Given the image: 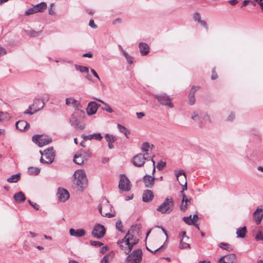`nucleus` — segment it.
Returning a JSON list of instances; mask_svg holds the SVG:
<instances>
[{
  "instance_id": "e433bc0d",
  "label": "nucleus",
  "mask_w": 263,
  "mask_h": 263,
  "mask_svg": "<svg viewBox=\"0 0 263 263\" xmlns=\"http://www.w3.org/2000/svg\"><path fill=\"white\" fill-rule=\"evenodd\" d=\"M42 103H44L45 104L44 102V100L42 101H41L40 99H36L34 100V102L32 105V106L33 107V109H35V108L40 107L42 105Z\"/></svg>"
},
{
  "instance_id": "6e6d98bb",
  "label": "nucleus",
  "mask_w": 263,
  "mask_h": 263,
  "mask_svg": "<svg viewBox=\"0 0 263 263\" xmlns=\"http://www.w3.org/2000/svg\"><path fill=\"white\" fill-rule=\"evenodd\" d=\"M250 3H251L252 5H253L254 6H255V4L253 2H252L250 0H245L243 2L242 5L241 7H245Z\"/></svg>"
},
{
  "instance_id": "5fc2aeb1",
  "label": "nucleus",
  "mask_w": 263,
  "mask_h": 263,
  "mask_svg": "<svg viewBox=\"0 0 263 263\" xmlns=\"http://www.w3.org/2000/svg\"><path fill=\"white\" fill-rule=\"evenodd\" d=\"M187 206H188V202H184L183 203H182V202H181V204L180 205V210L184 212L187 209Z\"/></svg>"
},
{
  "instance_id": "412c9836",
  "label": "nucleus",
  "mask_w": 263,
  "mask_h": 263,
  "mask_svg": "<svg viewBox=\"0 0 263 263\" xmlns=\"http://www.w3.org/2000/svg\"><path fill=\"white\" fill-rule=\"evenodd\" d=\"M15 126L18 130L23 132L29 127V124L24 120H20L16 122Z\"/></svg>"
},
{
  "instance_id": "473e14b6",
  "label": "nucleus",
  "mask_w": 263,
  "mask_h": 263,
  "mask_svg": "<svg viewBox=\"0 0 263 263\" xmlns=\"http://www.w3.org/2000/svg\"><path fill=\"white\" fill-rule=\"evenodd\" d=\"M247 233L246 227L238 228L236 231V234L238 237L244 238Z\"/></svg>"
},
{
  "instance_id": "bb28decb",
  "label": "nucleus",
  "mask_w": 263,
  "mask_h": 263,
  "mask_svg": "<svg viewBox=\"0 0 263 263\" xmlns=\"http://www.w3.org/2000/svg\"><path fill=\"white\" fill-rule=\"evenodd\" d=\"M13 198L15 201L18 203H22L26 200L25 194L21 191L15 193Z\"/></svg>"
},
{
  "instance_id": "20e7f679",
  "label": "nucleus",
  "mask_w": 263,
  "mask_h": 263,
  "mask_svg": "<svg viewBox=\"0 0 263 263\" xmlns=\"http://www.w3.org/2000/svg\"><path fill=\"white\" fill-rule=\"evenodd\" d=\"M154 96L161 105L168 107L171 108L174 107L172 99L166 93L155 94Z\"/></svg>"
},
{
  "instance_id": "603ef678",
  "label": "nucleus",
  "mask_w": 263,
  "mask_h": 263,
  "mask_svg": "<svg viewBox=\"0 0 263 263\" xmlns=\"http://www.w3.org/2000/svg\"><path fill=\"white\" fill-rule=\"evenodd\" d=\"M255 239L256 240H263V235L261 232H258L256 237Z\"/></svg>"
},
{
  "instance_id": "1a4fd4ad",
  "label": "nucleus",
  "mask_w": 263,
  "mask_h": 263,
  "mask_svg": "<svg viewBox=\"0 0 263 263\" xmlns=\"http://www.w3.org/2000/svg\"><path fill=\"white\" fill-rule=\"evenodd\" d=\"M176 177L180 184L182 186V191L186 190L187 189L186 176L184 171L183 170H180L178 173L176 174Z\"/></svg>"
},
{
  "instance_id": "a18cd8bd",
  "label": "nucleus",
  "mask_w": 263,
  "mask_h": 263,
  "mask_svg": "<svg viewBox=\"0 0 263 263\" xmlns=\"http://www.w3.org/2000/svg\"><path fill=\"white\" fill-rule=\"evenodd\" d=\"M90 243L91 245L96 247H100L103 246V243L101 242L98 241H90Z\"/></svg>"
},
{
  "instance_id": "423d86ee",
  "label": "nucleus",
  "mask_w": 263,
  "mask_h": 263,
  "mask_svg": "<svg viewBox=\"0 0 263 263\" xmlns=\"http://www.w3.org/2000/svg\"><path fill=\"white\" fill-rule=\"evenodd\" d=\"M32 141L39 147L47 145L52 141V138L48 136H43L40 135H33L32 137Z\"/></svg>"
},
{
  "instance_id": "680f3d73",
  "label": "nucleus",
  "mask_w": 263,
  "mask_h": 263,
  "mask_svg": "<svg viewBox=\"0 0 263 263\" xmlns=\"http://www.w3.org/2000/svg\"><path fill=\"white\" fill-rule=\"evenodd\" d=\"M215 68H214L212 69V76H211V79L213 80H216L218 78V76H217V73H215Z\"/></svg>"
},
{
  "instance_id": "dca6fc26",
  "label": "nucleus",
  "mask_w": 263,
  "mask_h": 263,
  "mask_svg": "<svg viewBox=\"0 0 263 263\" xmlns=\"http://www.w3.org/2000/svg\"><path fill=\"white\" fill-rule=\"evenodd\" d=\"M69 122L71 125L75 126L77 128L83 129L84 128L76 114H72L69 119Z\"/></svg>"
},
{
  "instance_id": "6ab92c4d",
  "label": "nucleus",
  "mask_w": 263,
  "mask_h": 263,
  "mask_svg": "<svg viewBox=\"0 0 263 263\" xmlns=\"http://www.w3.org/2000/svg\"><path fill=\"white\" fill-rule=\"evenodd\" d=\"M190 238L189 237H183L180 240L179 248L180 249H190L191 245L189 243Z\"/></svg>"
},
{
  "instance_id": "bf43d9fd",
  "label": "nucleus",
  "mask_w": 263,
  "mask_h": 263,
  "mask_svg": "<svg viewBox=\"0 0 263 263\" xmlns=\"http://www.w3.org/2000/svg\"><path fill=\"white\" fill-rule=\"evenodd\" d=\"M89 26L90 27H91L92 28H94V29H96V28H97L98 27L97 25L95 24L93 20H92V19H91L89 21Z\"/></svg>"
},
{
  "instance_id": "f704fd0d",
  "label": "nucleus",
  "mask_w": 263,
  "mask_h": 263,
  "mask_svg": "<svg viewBox=\"0 0 263 263\" xmlns=\"http://www.w3.org/2000/svg\"><path fill=\"white\" fill-rule=\"evenodd\" d=\"M20 173L13 175L7 179V181L10 183L17 182L20 179Z\"/></svg>"
},
{
  "instance_id": "9d476101",
  "label": "nucleus",
  "mask_w": 263,
  "mask_h": 263,
  "mask_svg": "<svg viewBox=\"0 0 263 263\" xmlns=\"http://www.w3.org/2000/svg\"><path fill=\"white\" fill-rule=\"evenodd\" d=\"M110 205L108 204V201L107 199H105L103 200L101 204L99 205L98 209L103 216L111 218L115 216L114 214L103 211V208L106 209L107 208H110Z\"/></svg>"
},
{
  "instance_id": "e2e57ef3",
  "label": "nucleus",
  "mask_w": 263,
  "mask_h": 263,
  "mask_svg": "<svg viewBox=\"0 0 263 263\" xmlns=\"http://www.w3.org/2000/svg\"><path fill=\"white\" fill-rule=\"evenodd\" d=\"M53 6V4L52 3L50 4V5L49 6V14L51 15H53L55 14L54 10H52Z\"/></svg>"
},
{
  "instance_id": "2f4dec72",
  "label": "nucleus",
  "mask_w": 263,
  "mask_h": 263,
  "mask_svg": "<svg viewBox=\"0 0 263 263\" xmlns=\"http://www.w3.org/2000/svg\"><path fill=\"white\" fill-rule=\"evenodd\" d=\"M41 170L39 167L30 166L28 168V173L30 175H37Z\"/></svg>"
},
{
  "instance_id": "c03bdc74",
  "label": "nucleus",
  "mask_w": 263,
  "mask_h": 263,
  "mask_svg": "<svg viewBox=\"0 0 263 263\" xmlns=\"http://www.w3.org/2000/svg\"><path fill=\"white\" fill-rule=\"evenodd\" d=\"M192 215H190L189 216L187 217H184L183 218V221L187 224L191 225L192 224V221L191 220Z\"/></svg>"
},
{
  "instance_id": "4d7b16f0",
  "label": "nucleus",
  "mask_w": 263,
  "mask_h": 263,
  "mask_svg": "<svg viewBox=\"0 0 263 263\" xmlns=\"http://www.w3.org/2000/svg\"><path fill=\"white\" fill-rule=\"evenodd\" d=\"M191 200V198H187L186 195H183V197H182V203L184 202H190Z\"/></svg>"
},
{
  "instance_id": "9b49d317",
  "label": "nucleus",
  "mask_w": 263,
  "mask_h": 263,
  "mask_svg": "<svg viewBox=\"0 0 263 263\" xmlns=\"http://www.w3.org/2000/svg\"><path fill=\"white\" fill-rule=\"evenodd\" d=\"M146 160H148V159L145 157L144 155L140 153L133 158V163L137 167H141L144 165Z\"/></svg>"
},
{
  "instance_id": "c85d7f7f",
  "label": "nucleus",
  "mask_w": 263,
  "mask_h": 263,
  "mask_svg": "<svg viewBox=\"0 0 263 263\" xmlns=\"http://www.w3.org/2000/svg\"><path fill=\"white\" fill-rule=\"evenodd\" d=\"M44 106V103H42V105L39 107H37V108H35V109L33 110V111H31V110L32 109H33V107L32 106V105H30L28 107V109H27L26 111H25L24 112V114H29L30 115H32L33 114H34L35 112L40 110L41 109H42Z\"/></svg>"
},
{
  "instance_id": "393cba45",
  "label": "nucleus",
  "mask_w": 263,
  "mask_h": 263,
  "mask_svg": "<svg viewBox=\"0 0 263 263\" xmlns=\"http://www.w3.org/2000/svg\"><path fill=\"white\" fill-rule=\"evenodd\" d=\"M139 50L142 55L147 54L149 52V48L147 44L141 42L139 45Z\"/></svg>"
},
{
  "instance_id": "f8f14e48",
  "label": "nucleus",
  "mask_w": 263,
  "mask_h": 263,
  "mask_svg": "<svg viewBox=\"0 0 263 263\" xmlns=\"http://www.w3.org/2000/svg\"><path fill=\"white\" fill-rule=\"evenodd\" d=\"M57 196L59 200L61 202H65L70 197L69 193L67 190L63 188H59L57 192Z\"/></svg>"
},
{
  "instance_id": "2eb2a0df",
  "label": "nucleus",
  "mask_w": 263,
  "mask_h": 263,
  "mask_svg": "<svg viewBox=\"0 0 263 263\" xmlns=\"http://www.w3.org/2000/svg\"><path fill=\"white\" fill-rule=\"evenodd\" d=\"M142 180L146 187L152 188L154 186L156 178L154 176L145 175L143 176Z\"/></svg>"
},
{
  "instance_id": "37998d69",
  "label": "nucleus",
  "mask_w": 263,
  "mask_h": 263,
  "mask_svg": "<svg viewBox=\"0 0 263 263\" xmlns=\"http://www.w3.org/2000/svg\"><path fill=\"white\" fill-rule=\"evenodd\" d=\"M35 13H36V10H35L34 7L32 8H30L28 9L27 10H26L25 12V15H29L30 14H34Z\"/></svg>"
},
{
  "instance_id": "c9c22d12",
  "label": "nucleus",
  "mask_w": 263,
  "mask_h": 263,
  "mask_svg": "<svg viewBox=\"0 0 263 263\" xmlns=\"http://www.w3.org/2000/svg\"><path fill=\"white\" fill-rule=\"evenodd\" d=\"M75 67L77 70L81 72L88 73L89 69L86 66L75 65Z\"/></svg>"
},
{
  "instance_id": "79ce46f5",
  "label": "nucleus",
  "mask_w": 263,
  "mask_h": 263,
  "mask_svg": "<svg viewBox=\"0 0 263 263\" xmlns=\"http://www.w3.org/2000/svg\"><path fill=\"white\" fill-rule=\"evenodd\" d=\"M165 166L166 163L162 161L158 162L157 164V168L159 171L162 170L163 168L165 167Z\"/></svg>"
},
{
  "instance_id": "a878e982",
  "label": "nucleus",
  "mask_w": 263,
  "mask_h": 263,
  "mask_svg": "<svg viewBox=\"0 0 263 263\" xmlns=\"http://www.w3.org/2000/svg\"><path fill=\"white\" fill-rule=\"evenodd\" d=\"M84 140H91L95 139L99 141H101L102 139V136L100 133H95L89 135H82Z\"/></svg>"
},
{
  "instance_id": "69168bd1",
  "label": "nucleus",
  "mask_w": 263,
  "mask_h": 263,
  "mask_svg": "<svg viewBox=\"0 0 263 263\" xmlns=\"http://www.w3.org/2000/svg\"><path fill=\"white\" fill-rule=\"evenodd\" d=\"M198 219H199V217H198L197 214L194 215L193 218L191 219L192 223L195 224V223H196V222L197 221V220H198Z\"/></svg>"
},
{
  "instance_id": "f3484780",
  "label": "nucleus",
  "mask_w": 263,
  "mask_h": 263,
  "mask_svg": "<svg viewBox=\"0 0 263 263\" xmlns=\"http://www.w3.org/2000/svg\"><path fill=\"white\" fill-rule=\"evenodd\" d=\"M100 105L98 104L96 102H90L88 103L87 107V113L88 115H92L95 114Z\"/></svg>"
},
{
  "instance_id": "0eeeda50",
  "label": "nucleus",
  "mask_w": 263,
  "mask_h": 263,
  "mask_svg": "<svg viewBox=\"0 0 263 263\" xmlns=\"http://www.w3.org/2000/svg\"><path fill=\"white\" fill-rule=\"evenodd\" d=\"M119 188L122 191H129L130 190V181L124 174L120 175Z\"/></svg>"
},
{
  "instance_id": "7ed1b4c3",
  "label": "nucleus",
  "mask_w": 263,
  "mask_h": 263,
  "mask_svg": "<svg viewBox=\"0 0 263 263\" xmlns=\"http://www.w3.org/2000/svg\"><path fill=\"white\" fill-rule=\"evenodd\" d=\"M174 201L172 198H166L164 202L157 209L162 214L170 213L173 210Z\"/></svg>"
},
{
  "instance_id": "8fccbe9b",
  "label": "nucleus",
  "mask_w": 263,
  "mask_h": 263,
  "mask_svg": "<svg viewBox=\"0 0 263 263\" xmlns=\"http://www.w3.org/2000/svg\"><path fill=\"white\" fill-rule=\"evenodd\" d=\"M146 249L148 251L152 252V253L156 254V252H158V251H160V250H162L163 249H165V245H162L154 251L149 250V249L147 247H146Z\"/></svg>"
},
{
  "instance_id": "338daca9",
  "label": "nucleus",
  "mask_w": 263,
  "mask_h": 263,
  "mask_svg": "<svg viewBox=\"0 0 263 263\" xmlns=\"http://www.w3.org/2000/svg\"><path fill=\"white\" fill-rule=\"evenodd\" d=\"M198 23H200V24L206 29H208L207 24L205 21L200 20Z\"/></svg>"
},
{
  "instance_id": "39448f33",
  "label": "nucleus",
  "mask_w": 263,
  "mask_h": 263,
  "mask_svg": "<svg viewBox=\"0 0 263 263\" xmlns=\"http://www.w3.org/2000/svg\"><path fill=\"white\" fill-rule=\"evenodd\" d=\"M142 252L141 249L134 250L129 254L125 260L126 263H139L142 260Z\"/></svg>"
},
{
  "instance_id": "58836bf2",
  "label": "nucleus",
  "mask_w": 263,
  "mask_h": 263,
  "mask_svg": "<svg viewBox=\"0 0 263 263\" xmlns=\"http://www.w3.org/2000/svg\"><path fill=\"white\" fill-rule=\"evenodd\" d=\"M112 258L111 254H108L105 255L101 259V263H109V260Z\"/></svg>"
},
{
  "instance_id": "052dcab7",
  "label": "nucleus",
  "mask_w": 263,
  "mask_h": 263,
  "mask_svg": "<svg viewBox=\"0 0 263 263\" xmlns=\"http://www.w3.org/2000/svg\"><path fill=\"white\" fill-rule=\"evenodd\" d=\"M153 157H154V156H153L152 158H151L149 160H151L152 163H153V171H152V176H154V173L156 171V168H155V161L153 160Z\"/></svg>"
},
{
  "instance_id": "6e6552de",
  "label": "nucleus",
  "mask_w": 263,
  "mask_h": 263,
  "mask_svg": "<svg viewBox=\"0 0 263 263\" xmlns=\"http://www.w3.org/2000/svg\"><path fill=\"white\" fill-rule=\"evenodd\" d=\"M105 233L104 227L100 224H98L94 227L91 235L94 238L100 239L104 236Z\"/></svg>"
},
{
  "instance_id": "a211bd4d",
  "label": "nucleus",
  "mask_w": 263,
  "mask_h": 263,
  "mask_svg": "<svg viewBox=\"0 0 263 263\" xmlns=\"http://www.w3.org/2000/svg\"><path fill=\"white\" fill-rule=\"evenodd\" d=\"M236 256L235 254H230L221 257L219 260V263H234Z\"/></svg>"
},
{
  "instance_id": "4468645a",
  "label": "nucleus",
  "mask_w": 263,
  "mask_h": 263,
  "mask_svg": "<svg viewBox=\"0 0 263 263\" xmlns=\"http://www.w3.org/2000/svg\"><path fill=\"white\" fill-rule=\"evenodd\" d=\"M263 218V208L258 207L253 214V219L256 224H259Z\"/></svg>"
},
{
  "instance_id": "ddd939ff",
  "label": "nucleus",
  "mask_w": 263,
  "mask_h": 263,
  "mask_svg": "<svg viewBox=\"0 0 263 263\" xmlns=\"http://www.w3.org/2000/svg\"><path fill=\"white\" fill-rule=\"evenodd\" d=\"M44 156L48 160V162L51 164L55 159V154L53 147H49L44 151Z\"/></svg>"
},
{
  "instance_id": "f03ea898",
  "label": "nucleus",
  "mask_w": 263,
  "mask_h": 263,
  "mask_svg": "<svg viewBox=\"0 0 263 263\" xmlns=\"http://www.w3.org/2000/svg\"><path fill=\"white\" fill-rule=\"evenodd\" d=\"M74 178V183L81 188H85L87 184L86 174L83 170H77L73 175Z\"/></svg>"
},
{
  "instance_id": "aec40b11",
  "label": "nucleus",
  "mask_w": 263,
  "mask_h": 263,
  "mask_svg": "<svg viewBox=\"0 0 263 263\" xmlns=\"http://www.w3.org/2000/svg\"><path fill=\"white\" fill-rule=\"evenodd\" d=\"M154 198V194L152 191L146 190L143 192L142 200L145 202H150Z\"/></svg>"
},
{
  "instance_id": "72a5a7b5",
  "label": "nucleus",
  "mask_w": 263,
  "mask_h": 263,
  "mask_svg": "<svg viewBox=\"0 0 263 263\" xmlns=\"http://www.w3.org/2000/svg\"><path fill=\"white\" fill-rule=\"evenodd\" d=\"M117 127L120 132L124 134V135L128 138V135L130 134V131L126 127L120 124H118Z\"/></svg>"
},
{
  "instance_id": "49530a36",
  "label": "nucleus",
  "mask_w": 263,
  "mask_h": 263,
  "mask_svg": "<svg viewBox=\"0 0 263 263\" xmlns=\"http://www.w3.org/2000/svg\"><path fill=\"white\" fill-rule=\"evenodd\" d=\"M201 117H200L198 114H197L196 112H193L191 118L195 121L200 120L201 118Z\"/></svg>"
},
{
  "instance_id": "09e8293b",
  "label": "nucleus",
  "mask_w": 263,
  "mask_h": 263,
  "mask_svg": "<svg viewBox=\"0 0 263 263\" xmlns=\"http://www.w3.org/2000/svg\"><path fill=\"white\" fill-rule=\"evenodd\" d=\"M28 202L29 204L32 206L35 210H39L40 206L36 203L33 202L30 200H28Z\"/></svg>"
},
{
  "instance_id": "3c124183",
  "label": "nucleus",
  "mask_w": 263,
  "mask_h": 263,
  "mask_svg": "<svg viewBox=\"0 0 263 263\" xmlns=\"http://www.w3.org/2000/svg\"><path fill=\"white\" fill-rule=\"evenodd\" d=\"M122 222L121 220H118L116 223V229L120 231V232H122Z\"/></svg>"
},
{
  "instance_id": "a19ab883",
  "label": "nucleus",
  "mask_w": 263,
  "mask_h": 263,
  "mask_svg": "<svg viewBox=\"0 0 263 263\" xmlns=\"http://www.w3.org/2000/svg\"><path fill=\"white\" fill-rule=\"evenodd\" d=\"M200 87L199 86H193L191 88V89L190 91L189 95L194 96L196 91H197L198 90H199L200 89Z\"/></svg>"
},
{
  "instance_id": "7c9ffc66",
  "label": "nucleus",
  "mask_w": 263,
  "mask_h": 263,
  "mask_svg": "<svg viewBox=\"0 0 263 263\" xmlns=\"http://www.w3.org/2000/svg\"><path fill=\"white\" fill-rule=\"evenodd\" d=\"M83 154H77L74 156L73 161L75 163L81 165L84 162Z\"/></svg>"
},
{
  "instance_id": "774afa93",
  "label": "nucleus",
  "mask_w": 263,
  "mask_h": 263,
  "mask_svg": "<svg viewBox=\"0 0 263 263\" xmlns=\"http://www.w3.org/2000/svg\"><path fill=\"white\" fill-rule=\"evenodd\" d=\"M7 115V113H4V112H3L2 111H0V122L1 121H3L5 120V118L4 117V116L5 115Z\"/></svg>"
},
{
  "instance_id": "f257e3e1",
  "label": "nucleus",
  "mask_w": 263,
  "mask_h": 263,
  "mask_svg": "<svg viewBox=\"0 0 263 263\" xmlns=\"http://www.w3.org/2000/svg\"><path fill=\"white\" fill-rule=\"evenodd\" d=\"M136 226H132L126 233L125 236L121 240H119L117 243L126 254H129L134 245L139 242V239L134 237V229Z\"/></svg>"
},
{
  "instance_id": "c756f323",
  "label": "nucleus",
  "mask_w": 263,
  "mask_h": 263,
  "mask_svg": "<svg viewBox=\"0 0 263 263\" xmlns=\"http://www.w3.org/2000/svg\"><path fill=\"white\" fill-rule=\"evenodd\" d=\"M47 4L45 2H41L36 5H34L33 7L37 12H42L44 10L47 8Z\"/></svg>"
},
{
  "instance_id": "b1692460",
  "label": "nucleus",
  "mask_w": 263,
  "mask_h": 263,
  "mask_svg": "<svg viewBox=\"0 0 263 263\" xmlns=\"http://www.w3.org/2000/svg\"><path fill=\"white\" fill-rule=\"evenodd\" d=\"M105 138L108 142V146L109 148H110V149L114 148V146L112 143H114V142H115V141L117 140V139L116 137L112 135L106 134L105 135Z\"/></svg>"
},
{
  "instance_id": "cd10ccee",
  "label": "nucleus",
  "mask_w": 263,
  "mask_h": 263,
  "mask_svg": "<svg viewBox=\"0 0 263 263\" xmlns=\"http://www.w3.org/2000/svg\"><path fill=\"white\" fill-rule=\"evenodd\" d=\"M24 31L27 35L31 37L38 36L42 32V30H40L39 31H36L31 29L28 30H25Z\"/></svg>"
},
{
  "instance_id": "de8ad7c7",
  "label": "nucleus",
  "mask_w": 263,
  "mask_h": 263,
  "mask_svg": "<svg viewBox=\"0 0 263 263\" xmlns=\"http://www.w3.org/2000/svg\"><path fill=\"white\" fill-rule=\"evenodd\" d=\"M195 98L194 96L189 95V103L190 105H193L195 104Z\"/></svg>"
},
{
  "instance_id": "4be33fe9",
  "label": "nucleus",
  "mask_w": 263,
  "mask_h": 263,
  "mask_svg": "<svg viewBox=\"0 0 263 263\" xmlns=\"http://www.w3.org/2000/svg\"><path fill=\"white\" fill-rule=\"evenodd\" d=\"M70 235L77 237L83 236L85 234V231L82 229L74 230L72 228L69 230Z\"/></svg>"
},
{
  "instance_id": "13d9d810",
  "label": "nucleus",
  "mask_w": 263,
  "mask_h": 263,
  "mask_svg": "<svg viewBox=\"0 0 263 263\" xmlns=\"http://www.w3.org/2000/svg\"><path fill=\"white\" fill-rule=\"evenodd\" d=\"M127 60L128 63L130 64L133 63V58L127 53L124 56Z\"/></svg>"
},
{
  "instance_id": "ea45409f",
  "label": "nucleus",
  "mask_w": 263,
  "mask_h": 263,
  "mask_svg": "<svg viewBox=\"0 0 263 263\" xmlns=\"http://www.w3.org/2000/svg\"><path fill=\"white\" fill-rule=\"evenodd\" d=\"M149 144L148 142H144L142 145V147H141V149L143 151V152H146V154L145 155H148V149L149 148Z\"/></svg>"
},
{
  "instance_id": "0e129e2a",
  "label": "nucleus",
  "mask_w": 263,
  "mask_h": 263,
  "mask_svg": "<svg viewBox=\"0 0 263 263\" xmlns=\"http://www.w3.org/2000/svg\"><path fill=\"white\" fill-rule=\"evenodd\" d=\"M105 106L106 107L102 108L103 110H105L109 113H112L114 111L113 110L109 107L108 105V106Z\"/></svg>"
},
{
  "instance_id": "4c0bfd02",
  "label": "nucleus",
  "mask_w": 263,
  "mask_h": 263,
  "mask_svg": "<svg viewBox=\"0 0 263 263\" xmlns=\"http://www.w3.org/2000/svg\"><path fill=\"white\" fill-rule=\"evenodd\" d=\"M219 247L223 250H226L227 251H231L232 250V248L231 246L227 243L221 242L219 244Z\"/></svg>"
},
{
  "instance_id": "864d4df0",
  "label": "nucleus",
  "mask_w": 263,
  "mask_h": 263,
  "mask_svg": "<svg viewBox=\"0 0 263 263\" xmlns=\"http://www.w3.org/2000/svg\"><path fill=\"white\" fill-rule=\"evenodd\" d=\"M193 18L195 21L199 22L201 20L199 13L198 12L194 13L193 14Z\"/></svg>"
},
{
  "instance_id": "5701e85b",
  "label": "nucleus",
  "mask_w": 263,
  "mask_h": 263,
  "mask_svg": "<svg viewBox=\"0 0 263 263\" xmlns=\"http://www.w3.org/2000/svg\"><path fill=\"white\" fill-rule=\"evenodd\" d=\"M66 104L67 105L72 106L77 110H79L80 107H81L80 103L72 98H67L66 100Z\"/></svg>"
}]
</instances>
